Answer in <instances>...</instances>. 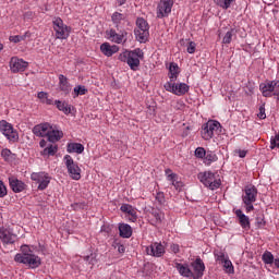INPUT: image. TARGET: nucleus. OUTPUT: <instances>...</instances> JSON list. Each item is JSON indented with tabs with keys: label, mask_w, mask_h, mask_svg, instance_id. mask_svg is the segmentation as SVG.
Here are the masks:
<instances>
[{
	"label": "nucleus",
	"mask_w": 279,
	"mask_h": 279,
	"mask_svg": "<svg viewBox=\"0 0 279 279\" xmlns=\"http://www.w3.org/2000/svg\"><path fill=\"white\" fill-rule=\"evenodd\" d=\"M165 253V245H162L160 242H153L149 246L146 247V254L148 256H154L155 258H162Z\"/></svg>",
	"instance_id": "f8f14e48"
},
{
	"label": "nucleus",
	"mask_w": 279,
	"mask_h": 279,
	"mask_svg": "<svg viewBox=\"0 0 279 279\" xmlns=\"http://www.w3.org/2000/svg\"><path fill=\"white\" fill-rule=\"evenodd\" d=\"M194 279H198V278H196V276H194Z\"/></svg>",
	"instance_id": "69168bd1"
},
{
	"label": "nucleus",
	"mask_w": 279,
	"mask_h": 279,
	"mask_svg": "<svg viewBox=\"0 0 279 279\" xmlns=\"http://www.w3.org/2000/svg\"><path fill=\"white\" fill-rule=\"evenodd\" d=\"M62 136H64V133H62V131L53 130V128H51L48 133V141L50 143H58V141H60Z\"/></svg>",
	"instance_id": "473e14b6"
},
{
	"label": "nucleus",
	"mask_w": 279,
	"mask_h": 279,
	"mask_svg": "<svg viewBox=\"0 0 279 279\" xmlns=\"http://www.w3.org/2000/svg\"><path fill=\"white\" fill-rule=\"evenodd\" d=\"M179 45L181 47H186L187 53H195L197 49V44L195 41H192L191 39H180Z\"/></svg>",
	"instance_id": "cd10ccee"
},
{
	"label": "nucleus",
	"mask_w": 279,
	"mask_h": 279,
	"mask_svg": "<svg viewBox=\"0 0 279 279\" xmlns=\"http://www.w3.org/2000/svg\"><path fill=\"white\" fill-rule=\"evenodd\" d=\"M1 156L5 161L11 160L12 150H10L9 148H3L2 151H1Z\"/></svg>",
	"instance_id": "49530a36"
},
{
	"label": "nucleus",
	"mask_w": 279,
	"mask_h": 279,
	"mask_svg": "<svg viewBox=\"0 0 279 279\" xmlns=\"http://www.w3.org/2000/svg\"><path fill=\"white\" fill-rule=\"evenodd\" d=\"M108 36L112 43H116L117 45H121V43H125L128 40L125 36H128L126 32H122L121 34L117 33L114 29H110L108 33Z\"/></svg>",
	"instance_id": "b1692460"
},
{
	"label": "nucleus",
	"mask_w": 279,
	"mask_h": 279,
	"mask_svg": "<svg viewBox=\"0 0 279 279\" xmlns=\"http://www.w3.org/2000/svg\"><path fill=\"white\" fill-rule=\"evenodd\" d=\"M235 217H238L239 223L243 230H250L252 228V225L250 222V217L243 214V210L236 209Z\"/></svg>",
	"instance_id": "5701e85b"
},
{
	"label": "nucleus",
	"mask_w": 279,
	"mask_h": 279,
	"mask_svg": "<svg viewBox=\"0 0 279 279\" xmlns=\"http://www.w3.org/2000/svg\"><path fill=\"white\" fill-rule=\"evenodd\" d=\"M270 1H274V0H270Z\"/></svg>",
	"instance_id": "338daca9"
},
{
	"label": "nucleus",
	"mask_w": 279,
	"mask_h": 279,
	"mask_svg": "<svg viewBox=\"0 0 279 279\" xmlns=\"http://www.w3.org/2000/svg\"><path fill=\"white\" fill-rule=\"evenodd\" d=\"M163 88L168 93H172L173 95H177L178 97H182V95H186V93H189L191 87L185 83L167 82L163 85Z\"/></svg>",
	"instance_id": "1a4fd4ad"
},
{
	"label": "nucleus",
	"mask_w": 279,
	"mask_h": 279,
	"mask_svg": "<svg viewBox=\"0 0 279 279\" xmlns=\"http://www.w3.org/2000/svg\"><path fill=\"white\" fill-rule=\"evenodd\" d=\"M39 146H40L41 148L47 147V141L41 140V141L39 142Z\"/></svg>",
	"instance_id": "052dcab7"
},
{
	"label": "nucleus",
	"mask_w": 279,
	"mask_h": 279,
	"mask_svg": "<svg viewBox=\"0 0 279 279\" xmlns=\"http://www.w3.org/2000/svg\"><path fill=\"white\" fill-rule=\"evenodd\" d=\"M68 154H83L84 153V145L81 143H70L66 146Z\"/></svg>",
	"instance_id": "c756f323"
},
{
	"label": "nucleus",
	"mask_w": 279,
	"mask_h": 279,
	"mask_svg": "<svg viewBox=\"0 0 279 279\" xmlns=\"http://www.w3.org/2000/svg\"><path fill=\"white\" fill-rule=\"evenodd\" d=\"M51 131V124L49 123H40L33 128V134L35 136H39L44 138V136H49V132Z\"/></svg>",
	"instance_id": "f3484780"
},
{
	"label": "nucleus",
	"mask_w": 279,
	"mask_h": 279,
	"mask_svg": "<svg viewBox=\"0 0 279 279\" xmlns=\"http://www.w3.org/2000/svg\"><path fill=\"white\" fill-rule=\"evenodd\" d=\"M29 66V63L23 59H20L19 57H13L10 60V69L12 73H21L25 71Z\"/></svg>",
	"instance_id": "4468645a"
},
{
	"label": "nucleus",
	"mask_w": 279,
	"mask_h": 279,
	"mask_svg": "<svg viewBox=\"0 0 279 279\" xmlns=\"http://www.w3.org/2000/svg\"><path fill=\"white\" fill-rule=\"evenodd\" d=\"M59 90L64 93V95H69V93H71V84L64 74L59 75Z\"/></svg>",
	"instance_id": "a878e982"
},
{
	"label": "nucleus",
	"mask_w": 279,
	"mask_h": 279,
	"mask_svg": "<svg viewBox=\"0 0 279 279\" xmlns=\"http://www.w3.org/2000/svg\"><path fill=\"white\" fill-rule=\"evenodd\" d=\"M232 36H234V29L227 32L222 39L223 45H230L232 43Z\"/></svg>",
	"instance_id": "c03bdc74"
},
{
	"label": "nucleus",
	"mask_w": 279,
	"mask_h": 279,
	"mask_svg": "<svg viewBox=\"0 0 279 279\" xmlns=\"http://www.w3.org/2000/svg\"><path fill=\"white\" fill-rule=\"evenodd\" d=\"M100 51L107 58H112V56H114V53H118L119 46L110 45L109 43H104L102 45H100Z\"/></svg>",
	"instance_id": "6ab92c4d"
},
{
	"label": "nucleus",
	"mask_w": 279,
	"mask_h": 279,
	"mask_svg": "<svg viewBox=\"0 0 279 279\" xmlns=\"http://www.w3.org/2000/svg\"><path fill=\"white\" fill-rule=\"evenodd\" d=\"M0 240L5 245H13V243L16 242V234L12 233V231H10V229L0 227Z\"/></svg>",
	"instance_id": "dca6fc26"
},
{
	"label": "nucleus",
	"mask_w": 279,
	"mask_h": 279,
	"mask_svg": "<svg viewBox=\"0 0 279 279\" xmlns=\"http://www.w3.org/2000/svg\"><path fill=\"white\" fill-rule=\"evenodd\" d=\"M10 43L19 44L22 43L23 37L21 35H14L9 37Z\"/></svg>",
	"instance_id": "3c124183"
},
{
	"label": "nucleus",
	"mask_w": 279,
	"mask_h": 279,
	"mask_svg": "<svg viewBox=\"0 0 279 279\" xmlns=\"http://www.w3.org/2000/svg\"><path fill=\"white\" fill-rule=\"evenodd\" d=\"M178 75H180V68L177 63L172 62L169 66V78L170 82L173 83L178 80Z\"/></svg>",
	"instance_id": "2f4dec72"
},
{
	"label": "nucleus",
	"mask_w": 279,
	"mask_h": 279,
	"mask_svg": "<svg viewBox=\"0 0 279 279\" xmlns=\"http://www.w3.org/2000/svg\"><path fill=\"white\" fill-rule=\"evenodd\" d=\"M49 96V94H47V92H39L37 94L38 99H40L41 104H44V101L47 99V97Z\"/></svg>",
	"instance_id": "864d4df0"
},
{
	"label": "nucleus",
	"mask_w": 279,
	"mask_h": 279,
	"mask_svg": "<svg viewBox=\"0 0 279 279\" xmlns=\"http://www.w3.org/2000/svg\"><path fill=\"white\" fill-rule=\"evenodd\" d=\"M3 51V44H0V53Z\"/></svg>",
	"instance_id": "0e129e2a"
},
{
	"label": "nucleus",
	"mask_w": 279,
	"mask_h": 279,
	"mask_svg": "<svg viewBox=\"0 0 279 279\" xmlns=\"http://www.w3.org/2000/svg\"><path fill=\"white\" fill-rule=\"evenodd\" d=\"M170 250H171V252H173V254H180V245L179 244H171Z\"/></svg>",
	"instance_id": "5fc2aeb1"
},
{
	"label": "nucleus",
	"mask_w": 279,
	"mask_h": 279,
	"mask_svg": "<svg viewBox=\"0 0 279 279\" xmlns=\"http://www.w3.org/2000/svg\"><path fill=\"white\" fill-rule=\"evenodd\" d=\"M232 1L234 0H216V3L219 8H222V10H228V8L232 5Z\"/></svg>",
	"instance_id": "37998d69"
},
{
	"label": "nucleus",
	"mask_w": 279,
	"mask_h": 279,
	"mask_svg": "<svg viewBox=\"0 0 279 279\" xmlns=\"http://www.w3.org/2000/svg\"><path fill=\"white\" fill-rule=\"evenodd\" d=\"M165 172L168 182H171L172 186H174L177 191H182V186H184V183H182V181H178V174L172 173L171 169H166Z\"/></svg>",
	"instance_id": "4be33fe9"
},
{
	"label": "nucleus",
	"mask_w": 279,
	"mask_h": 279,
	"mask_svg": "<svg viewBox=\"0 0 279 279\" xmlns=\"http://www.w3.org/2000/svg\"><path fill=\"white\" fill-rule=\"evenodd\" d=\"M275 267H277V269H279V258H276L274 262Z\"/></svg>",
	"instance_id": "e2e57ef3"
},
{
	"label": "nucleus",
	"mask_w": 279,
	"mask_h": 279,
	"mask_svg": "<svg viewBox=\"0 0 279 279\" xmlns=\"http://www.w3.org/2000/svg\"><path fill=\"white\" fill-rule=\"evenodd\" d=\"M196 158L204 159L206 156V149L204 147H197L194 151Z\"/></svg>",
	"instance_id": "a18cd8bd"
},
{
	"label": "nucleus",
	"mask_w": 279,
	"mask_h": 279,
	"mask_svg": "<svg viewBox=\"0 0 279 279\" xmlns=\"http://www.w3.org/2000/svg\"><path fill=\"white\" fill-rule=\"evenodd\" d=\"M143 50L137 48L135 50H125L121 52L118 57V60H120V62H126L131 71H138V66H141V58H143Z\"/></svg>",
	"instance_id": "f03ea898"
},
{
	"label": "nucleus",
	"mask_w": 279,
	"mask_h": 279,
	"mask_svg": "<svg viewBox=\"0 0 279 279\" xmlns=\"http://www.w3.org/2000/svg\"><path fill=\"white\" fill-rule=\"evenodd\" d=\"M21 36H22V40H26V38H29L32 36V33L26 32L24 35H21Z\"/></svg>",
	"instance_id": "bf43d9fd"
},
{
	"label": "nucleus",
	"mask_w": 279,
	"mask_h": 279,
	"mask_svg": "<svg viewBox=\"0 0 279 279\" xmlns=\"http://www.w3.org/2000/svg\"><path fill=\"white\" fill-rule=\"evenodd\" d=\"M262 260L265 263V265H274V260L276 259L274 258V254H271V252L266 251L262 256Z\"/></svg>",
	"instance_id": "a19ab883"
},
{
	"label": "nucleus",
	"mask_w": 279,
	"mask_h": 279,
	"mask_svg": "<svg viewBox=\"0 0 279 279\" xmlns=\"http://www.w3.org/2000/svg\"><path fill=\"white\" fill-rule=\"evenodd\" d=\"M120 210L131 216L130 221H132L133 223L136 221V219H138V216H136V209H134V207L130 204H123L120 207Z\"/></svg>",
	"instance_id": "bb28decb"
},
{
	"label": "nucleus",
	"mask_w": 279,
	"mask_h": 279,
	"mask_svg": "<svg viewBox=\"0 0 279 279\" xmlns=\"http://www.w3.org/2000/svg\"><path fill=\"white\" fill-rule=\"evenodd\" d=\"M52 27L54 29V36L59 40H66L71 36V27L64 24V21L60 17L52 21Z\"/></svg>",
	"instance_id": "0eeeda50"
},
{
	"label": "nucleus",
	"mask_w": 279,
	"mask_h": 279,
	"mask_svg": "<svg viewBox=\"0 0 279 279\" xmlns=\"http://www.w3.org/2000/svg\"><path fill=\"white\" fill-rule=\"evenodd\" d=\"M165 172L168 182H171L172 186H174L177 191H182V186H184V183H182V181H178V174L172 173L171 169H166Z\"/></svg>",
	"instance_id": "aec40b11"
},
{
	"label": "nucleus",
	"mask_w": 279,
	"mask_h": 279,
	"mask_svg": "<svg viewBox=\"0 0 279 279\" xmlns=\"http://www.w3.org/2000/svg\"><path fill=\"white\" fill-rule=\"evenodd\" d=\"M5 195H8V187H5L3 181L0 180V197H5Z\"/></svg>",
	"instance_id": "8fccbe9b"
},
{
	"label": "nucleus",
	"mask_w": 279,
	"mask_h": 279,
	"mask_svg": "<svg viewBox=\"0 0 279 279\" xmlns=\"http://www.w3.org/2000/svg\"><path fill=\"white\" fill-rule=\"evenodd\" d=\"M258 119H267V114L265 113V105L259 107V112L257 113Z\"/></svg>",
	"instance_id": "603ef678"
},
{
	"label": "nucleus",
	"mask_w": 279,
	"mask_h": 279,
	"mask_svg": "<svg viewBox=\"0 0 279 279\" xmlns=\"http://www.w3.org/2000/svg\"><path fill=\"white\" fill-rule=\"evenodd\" d=\"M221 129V123L217 120H209L202 126L201 136L204 141H210Z\"/></svg>",
	"instance_id": "423d86ee"
},
{
	"label": "nucleus",
	"mask_w": 279,
	"mask_h": 279,
	"mask_svg": "<svg viewBox=\"0 0 279 279\" xmlns=\"http://www.w3.org/2000/svg\"><path fill=\"white\" fill-rule=\"evenodd\" d=\"M238 155H239L240 158H245V156H247V150L239 149L238 150Z\"/></svg>",
	"instance_id": "13d9d810"
},
{
	"label": "nucleus",
	"mask_w": 279,
	"mask_h": 279,
	"mask_svg": "<svg viewBox=\"0 0 279 279\" xmlns=\"http://www.w3.org/2000/svg\"><path fill=\"white\" fill-rule=\"evenodd\" d=\"M197 178L210 191H217L221 186V180L217 179L213 171L199 172Z\"/></svg>",
	"instance_id": "20e7f679"
},
{
	"label": "nucleus",
	"mask_w": 279,
	"mask_h": 279,
	"mask_svg": "<svg viewBox=\"0 0 279 279\" xmlns=\"http://www.w3.org/2000/svg\"><path fill=\"white\" fill-rule=\"evenodd\" d=\"M0 132L10 141V143H16L19 141V133L14 130L8 121H0Z\"/></svg>",
	"instance_id": "9d476101"
},
{
	"label": "nucleus",
	"mask_w": 279,
	"mask_h": 279,
	"mask_svg": "<svg viewBox=\"0 0 279 279\" xmlns=\"http://www.w3.org/2000/svg\"><path fill=\"white\" fill-rule=\"evenodd\" d=\"M119 254H125V245L117 244Z\"/></svg>",
	"instance_id": "6e6d98bb"
},
{
	"label": "nucleus",
	"mask_w": 279,
	"mask_h": 279,
	"mask_svg": "<svg viewBox=\"0 0 279 279\" xmlns=\"http://www.w3.org/2000/svg\"><path fill=\"white\" fill-rule=\"evenodd\" d=\"M9 184L13 193H23L25 191V183L14 177L9 178Z\"/></svg>",
	"instance_id": "393cba45"
},
{
	"label": "nucleus",
	"mask_w": 279,
	"mask_h": 279,
	"mask_svg": "<svg viewBox=\"0 0 279 279\" xmlns=\"http://www.w3.org/2000/svg\"><path fill=\"white\" fill-rule=\"evenodd\" d=\"M175 269L179 271L180 276H183V278H191V276H193V271H191L189 265L175 263Z\"/></svg>",
	"instance_id": "c85d7f7f"
},
{
	"label": "nucleus",
	"mask_w": 279,
	"mask_h": 279,
	"mask_svg": "<svg viewBox=\"0 0 279 279\" xmlns=\"http://www.w3.org/2000/svg\"><path fill=\"white\" fill-rule=\"evenodd\" d=\"M134 34L138 43H147L149 39V23H147V20L137 17Z\"/></svg>",
	"instance_id": "39448f33"
},
{
	"label": "nucleus",
	"mask_w": 279,
	"mask_h": 279,
	"mask_svg": "<svg viewBox=\"0 0 279 279\" xmlns=\"http://www.w3.org/2000/svg\"><path fill=\"white\" fill-rule=\"evenodd\" d=\"M58 154V146L50 144L41 151V156H56Z\"/></svg>",
	"instance_id": "4c0bfd02"
},
{
	"label": "nucleus",
	"mask_w": 279,
	"mask_h": 279,
	"mask_svg": "<svg viewBox=\"0 0 279 279\" xmlns=\"http://www.w3.org/2000/svg\"><path fill=\"white\" fill-rule=\"evenodd\" d=\"M43 104H46L47 106H53V98H49L48 96Z\"/></svg>",
	"instance_id": "4d7b16f0"
},
{
	"label": "nucleus",
	"mask_w": 279,
	"mask_h": 279,
	"mask_svg": "<svg viewBox=\"0 0 279 279\" xmlns=\"http://www.w3.org/2000/svg\"><path fill=\"white\" fill-rule=\"evenodd\" d=\"M31 180L39 183V191H45V189L49 186V182H51V178H49V174L47 172H33L31 174Z\"/></svg>",
	"instance_id": "9b49d317"
},
{
	"label": "nucleus",
	"mask_w": 279,
	"mask_h": 279,
	"mask_svg": "<svg viewBox=\"0 0 279 279\" xmlns=\"http://www.w3.org/2000/svg\"><path fill=\"white\" fill-rule=\"evenodd\" d=\"M151 216L155 219V223H162V220L165 219V214L159 209H153Z\"/></svg>",
	"instance_id": "ea45409f"
},
{
	"label": "nucleus",
	"mask_w": 279,
	"mask_h": 279,
	"mask_svg": "<svg viewBox=\"0 0 279 279\" xmlns=\"http://www.w3.org/2000/svg\"><path fill=\"white\" fill-rule=\"evenodd\" d=\"M214 256L219 265H221L228 258V255L221 250H215Z\"/></svg>",
	"instance_id": "58836bf2"
},
{
	"label": "nucleus",
	"mask_w": 279,
	"mask_h": 279,
	"mask_svg": "<svg viewBox=\"0 0 279 279\" xmlns=\"http://www.w3.org/2000/svg\"><path fill=\"white\" fill-rule=\"evenodd\" d=\"M219 160V157H217V154L213 150H207L206 155L204 157V165H207V167H210L213 162H217Z\"/></svg>",
	"instance_id": "72a5a7b5"
},
{
	"label": "nucleus",
	"mask_w": 279,
	"mask_h": 279,
	"mask_svg": "<svg viewBox=\"0 0 279 279\" xmlns=\"http://www.w3.org/2000/svg\"><path fill=\"white\" fill-rule=\"evenodd\" d=\"M119 232L122 239H130L132 236V227L128 223H120Z\"/></svg>",
	"instance_id": "7c9ffc66"
},
{
	"label": "nucleus",
	"mask_w": 279,
	"mask_h": 279,
	"mask_svg": "<svg viewBox=\"0 0 279 279\" xmlns=\"http://www.w3.org/2000/svg\"><path fill=\"white\" fill-rule=\"evenodd\" d=\"M258 197V190L254 185H248L244 187V194L242 195V202L245 207L246 213H252L254 210V202Z\"/></svg>",
	"instance_id": "7ed1b4c3"
},
{
	"label": "nucleus",
	"mask_w": 279,
	"mask_h": 279,
	"mask_svg": "<svg viewBox=\"0 0 279 279\" xmlns=\"http://www.w3.org/2000/svg\"><path fill=\"white\" fill-rule=\"evenodd\" d=\"M128 0H117L118 5H125Z\"/></svg>",
	"instance_id": "680f3d73"
},
{
	"label": "nucleus",
	"mask_w": 279,
	"mask_h": 279,
	"mask_svg": "<svg viewBox=\"0 0 279 279\" xmlns=\"http://www.w3.org/2000/svg\"><path fill=\"white\" fill-rule=\"evenodd\" d=\"M54 105L57 106L58 110L63 112L64 114H71V106L64 101L56 100Z\"/></svg>",
	"instance_id": "f704fd0d"
},
{
	"label": "nucleus",
	"mask_w": 279,
	"mask_h": 279,
	"mask_svg": "<svg viewBox=\"0 0 279 279\" xmlns=\"http://www.w3.org/2000/svg\"><path fill=\"white\" fill-rule=\"evenodd\" d=\"M111 21L113 25H116V27H119L121 25V22L125 21V15H123V13L114 12L111 15Z\"/></svg>",
	"instance_id": "c9c22d12"
},
{
	"label": "nucleus",
	"mask_w": 279,
	"mask_h": 279,
	"mask_svg": "<svg viewBox=\"0 0 279 279\" xmlns=\"http://www.w3.org/2000/svg\"><path fill=\"white\" fill-rule=\"evenodd\" d=\"M221 265H223L227 274H234V266H232V262L229 257Z\"/></svg>",
	"instance_id": "79ce46f5"
},
{
	"label": "nucleus",
	"mask_w": 279,
	"mask_h": 279,
	"mask_svg": "<svg viewBox=\"0 0 279 279\" xmlns=\"http://www.w3.org/2000/svg\"><path fill=\"white\" fill-rule=\"evenodd\" d=\"M88 93V89L84 85H77L74 87V90L72 93V97L75 99L80 97V95H86Z\"/></svg>",
	"instance_id": "e433bc0d"
},
{
	"label": "nucleus",
	"mask_w": 279,
	"mask_h": 279,
	"mask_svg": "<svg viewBox=\"0 0 279 279\" xmlns=\"http://www.w3.org/2000/svg\"><path fill=\"white\" fill-rule=\"evenodd\" d=\"M171 8H173V0H161L157 8V19H165L171 14Z\"/></svg>",
	"instance_id": "ddd939ff"
},
{
	"label": "nucleus",
	"mask_w": 279,
	"mask_h": 279,
	"mask_svg": "<svg viewBox=\"0 0 279 279\" xmlns=\"http://www.w3.org/2000/svg\"><path fill=\"white\" fill-rule=\"evenodd\" d=\"M276 88H279V81H267L266 83H262L259 85V90L263 97H271Z\"/></svg>",
	"instance_id": "2eb2a0df"
},
{
	"label": "nucleus",
	"mask_w": 279,
	"mask_h": 279,
	"mask_svg": "<svg viewBox=\"0 0 279 279\" xmlns=\"http://www.w3.org/2000/svg\"><path fill=\"white\" fill-rule=\"evenodd\" d=\"M155 199H156V202H158V204H159L160 206H162V204H165V193L158 192V193L156 194Z\"/></svg>",
	"instance_id": "de8ad7c7"
},
{
	"label": "nucleus",
	"mask_w": 279,
	"mask_h": 279,
	"mask_svg": "<svg viewBox=\"0 0 279 279\" xmlns=\"http://www.w3.org/2000/svg\"><path fill=\"white\" fill-rule=\"evenodd\" d=\"M21 252L17 253L14 256V262L20 263L21 265H25L26 267H29V269H38L40 265H43V259L38 257V255L34 254L32 250H29V246L22 245Z\"/></svg>",
	"instance_id": "f257e3e1"
},
{
	"label": "nucleus",
	"mask_w": 279,
	"mask_h": 279,
	"mask_svg": "<svg viewBox=\"0 0 279 279\" xmlns=\"http://www.w3.org/2000/svg\"><path fill=\"white\" fill-rule=\"evenodd\" d=\"M71 208H73V210H84L86 203H74L71 205Z\"/></svg>",
	"instance_id": "09e8293b"
},
{
	"label": "nucleus",
	"mask_w": 279,
	"mask_h": 279,
	"mask_svg": "<svg viewBox=\"0 0 279 279\" xmlns=\"http://www.w3.org/2000/svg\"><path fill=\"white\" fill-rule=\"evenodd\" d=\"M194 276L196 278H202L204 276V271H206V265H204V260L202 258L197 257L192 264H191Z\"/></svg>",
	"instance_id": "a211bd4d"
},
{
	"label": "nucleus",
	"mask_w": 279,
	"mask_h": 279,
	"mask_svg": "<svg viewBox=\"0 0 279 279\" xmlns=\"http://www.w3.org/2000/svg\"><path fill=\"white\" fill-rule=\"evenodd\" d=\"M165 172L168 182H171L172 186H174L177 191H182V186H184V183H182V181H178V174L172 173L171 169H166Z\"/></svg>",
	"instance_id": "412c9836"
},
{
	"label": "nucleus",
	"mask_w": 279,
	"mask_h": 279,
	"mask_svg": "<svg viewBox=\"0 0 279 279\" xmlns=\"http://www.w3.org/2000/svg\"><path fill=\"white\" fill-rule=\"evenodd\" d=\"M63 160H64V163L68 169V173H69L70 178H72V180H81L82 169L80 168L77 162H75L73 160V157H71V155H65L63 157Z\"/></svg>",
	"instance_id": "6e6552de"
}]
</instances>
